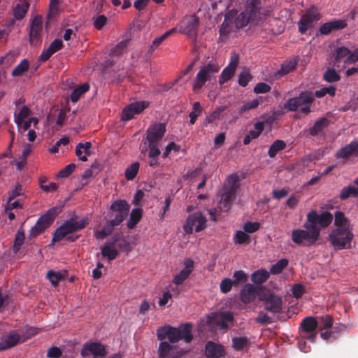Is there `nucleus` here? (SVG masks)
<instances>
[{
	"label": "nucleus",
	"instance_id": "nucleus-6",
	"mask_svg": "<svg viewBox=\"0 0 358 358\" xmlns=\"http://www.w3.org/2000/svg\"><path fill=\"white\" fill-rule=\"evenodd\" d=\"M60 212L59 207L55 206L49 209L38 218L35 225L31 228L29 236L34 238L44 232L52 224Z\"/></svg>",
	"mask_w": 358,
	"mask_h": 358
},
{
	"label": "nucleus",
	"instance_id": "nucleus-2",
	"mask_svg": "<svg viewBox=\"0 0 358 358\" xmlns=\"http://www.w3.org/2000/svg\"><path fill=\"white\" fill-rule=\"evenodd\" d=\"M87 224V221L84 218L79 221H75L71 219L64 222L53 234L52 243L59 242L63 239H66L70 242L76 241L80 236L71 234L84 229Z\"/></svg>",
	"mask_w": 358,
	"mask_h": 358
},
{
	"label": "nucleus",
	"instance_id": "nucleus-40",
	"mask_svg": "<svg viewBox=\"0 0 358 358\" xmlns=\"http://www.w3.org/2000/svg\"><path fill=\"white\" fill-rule=\"evenodd\" d=\"M115 227H116V225L113 224L110 220L107 221L102 229L96 232L95 237L97 239L105 238L112 234Z\"/></svg>",
	"mask_w": 358,
	"mask_h": 358
},
{
	"label": "nucleus",
	"instance_id": "nucleus-20",
	"mask_svg": "<svg viewBox=\"0 0 358 358\" xmlns=\"http://www.w3.org/2000/svg\"><path fill=\"white\" fill-rule=\"evenodd\" d=\"M159 358H181L183 355L182 351H174V347L166 341L159 343L158 348Z\"/></svg>",
	"mask_w": 358,
	"mask_h": 358
},
{
	"label": "nucleus",
	"instance_id": "nucleus-8",
	"mask_svg": "<svg viewBox=\"0 0 358 358\" xmlns=\"http://www.w3.org/2000/svg\"><path fill=\"white\" fill-rule=\"evenodd\" d=\"M206 217L201 212L197 211L190 214L184 226L183 229L186 234H190L194 229L196 232H200L206 227Z\"/></svg>",
	"mask_w": 358,
	"mask_h": 358
},
{
	"label": "nucleus",
	"instance_id": "nucleus-47",
	"mask_svg": "<svg viewBox=\"0 0 358 358\" xmlns=\"http://www.w3.org/2000/svg\"><path fill=\"white\" fill-rule=\"evenodd\" d=\"M101 255L103 257H106L108 261H112L116 259L119 255L118 250L115 248H111L110 245H103L101 248Z\"/></svg>",
	"mask_w": 358,
	"mask_h": 358
},
{
	"label": "nucleus",
	"instance_id": "nucleus-18",
	"mask_svg": "<svg viewBox=\"0 0 358 358\" xmlns=\"http://www.w3.org/2000/svg\"><path fill=\"white\" fill-rule=\"evenodd\" d=\"M148 106L145 101H136L126 106L122 114V120L128 121L131 120L136 114L143 111Z\"/></svg>",
	"mask_w": 358,
	"mask_h": 358
},
{
	"label": "nucleus",
	"instance_id": "nucleus-54",
	"mask_svg": "<svg viewBox=\"0 0 358 358\" xmlns=\"http://www.w3.org/2000/svg\"><path fill=\"white\" fill-rule=\"evenodd\" d=\"M234 241L236 244H249L251 241L249 235L245 231H237L234 235Z\"/></svg>",
	"mask_w": 358,
	"mask_h": 358
},
{
	"label": "nucleus",
	"instance_id": "nucleus-62",
	"mask_svg": "<svg viewBox=\"0 0 358 358\" xmlns=\"http://www.w3.org/2000/svg\"><path fill=\"white\" fill-rule=\"evenodd\" d=\"M47 278L50 281L53 286L56 287L58 285L59 281L63 278V276L60 272H55L50 270L47 273Z\"/></svg>",
	"mask_w": 358,
	"mask_h": 358
},
{
	"label": "nucleus",
	"instance_id": "nucleus-59",
	"mask_svg": "<svg viewBox=\"0 0 358 358\" xmlns=\"http://www.w3.org/2000/svg\"><path fill=\"white\" fill-rule=\"evenodd\" d=\"M226 106H220L217 110L212 112L206 119L204 125L207 124L213 123L215 120L220 119V114L226 110Z\"/></svg>",
	"mask_w": 358,
	"mask_h": 358
},
{
	"label": "nucleus",
	"instance_id": "nucleus-31",
	"mask_svg": "<svg viewBox=\"0 0 358 358\" xmlns=\"http://www.w3.org/2000/svg\"><path fill=\"white\" fill-rule=\"evenodd\" d=\"M236 14L237 10L235 9L229 10L225 14L224 22L220 29V33L221 35L230 32L232 29L234 18Z\"/></svg>",
	"mask_w": 358,
	"mask_h": 358
},
{
	"label": "nucleus",
	"instance_id": "nucleus-38",
	"mask_svg": "<svg viewBox=\"0 0 358 358\" xmlns=\"http://www.w3.org/2000/svg\"><path fill=\"white\" fill-rule=\"evenodd\" d=\"M269 278V273L264 268L255 271L251 276V280L255 284L261 285L265 282Z\"/></svg>",
	"mask_w": 358,
	"mask_h": 358
},
{
	"label": "nucleus",
	"instance_id": "nucleus-51",
	"mask_svg": "<svg viewBox=\"0 0 358 358\" xmlns=\"http://www.w3.org/2000/svg\"><path fill=\"white\" fill-rule=\"evenodd\" d=\"M288 260L287 259H281L275 264H273L270 268V273L273 275H278L282 273L283 269L288 265Z\"/></svg>",
	"mask_w": 358,
	"mask_h": 358
},
{
	"label": "nucleus",
	"instance_id": "nucleus-12",
	"mask_svg": "<svg viewBox=\"0 0 358 358\" xmlns=\"http://www.w3.org/2000/svg\"><path fill=\"white\" fill-rule=\"evenodd\" d=\"M319 238L315 233L310 229H294L292 232V239L297 245H310Z\"/></svg>",
	"mask_w": 358,
	"mask_h": 358
},
{
	"label": "nucleus",
	"instance_id": "nucleus-10",
	"mask_svg": "<svg viewBox=\"0 0 358 358\" xmlns=\"http://www.w3.org/2000/svg\"><path fill=\"white\" fill-rule=\"evenodd\" d=\"M320 17L318 8L315 6H311L301 16L299 22V31L301 34H305L308 28L313 26V23L318 21Z\"/></svg>",
	"mask_w": 358,
	"mask_h": 358
},
{
	"label": "nucleus",
	"instance_id": "nucleus-1",
	"mask_svg": "<svg viewBox=\"0 0 358 358\" xmlns=\"http://www.w3.org/2000/svg\"><path fill=\"white\" fill-rule=\"evenodd\" d=\"M192 326L189 323H185L180 328H176L171 326H164L160 327L157 331V336L159 341H164L166 338L171 343H176L180 340H184L185 343H190L193 336L192 335Z\"/></svg>",
	"mask_w": 358,
	"mask_h": 358
},
{
	"label": "nucleus",
	"instance_id": "nucleus-33",
	"mask_svg": "<svg viewBox=\"0 0 358 358\" xmlns=\"http://www.w3.org/2000/svg\"><path fill=\"white\" fill-rule=\"evenodd\" d=\"M334 225L336 228L341 229H352L350 220L341 211H336L334 214Z\"/></svg>",
	"mask_w": 358,
	"mask_h": 358
},
{
	"label": "nucleus",
	"instance_id": "nucleus-45",
	"mask_svg": "<svg viewBox=\"0 0 358 358\" xmlns=\"http://www.w3.org/2000/svg\"><path fill=\"white\" fill-rule=\"evenodd\" d=\"M29 67V62L27 59H22L13 70L11 76L13 77H18L23 75L28 71Z\"/></svg>",
	"mask_w": 358,
	"mask_h": 358
},
{
	"label": "nucleus",
	"instance_id": "nucleus-58",
	"mask_svg": "<svg viewBox=\"0 0 358 358\" xmlns=\"http://www.w3.org/2000/svg\"><path fill=\"white\" fill-rule=\"evenodd\" d=\"M233 277L234 279L232 281L234 282V285L236 287L245 282L248 280L246 273L242 270L236 271L234 273Z\"/></svg>",
	"mask_w": 358,
	"mask_h": 358
},
{
	"label": "nucleus",
	"instance_id": "nucleus-27",
	"mask_svg": "<svg viewBox=\"0 0 358 358\" xmlns=\"http://www.w3.org/2000/svg\"><path fill=\"white\" fill-rule=\"evenodd\" d=\"M63 48V42L61 39H55L46 50H43L39 57V60L45 62L56 52Z\"/></svg>",
	"mask_w": 358,
	"mask_h": 358
},
{
	"label": "nucleus",
	"instance_id": "nucleus-42",
	"mask_svg": "<svg viewBox=\"0 0 358 358\" xmlns=\"http://www.w3.org/2000/svg\"><path fill=\"white\" fill-rule=\"evenodd\" d=\"M286 148V143L282 140L275 141L270 146L268 154L271 158H274L277 153Z\"/></svg>",
	"mask_w": 358,
	"mask_h": 358
},
{
	"label": "nucleus",
	"instance_id": "nucleus-46",
	"mask_svg": "<svg viewBox=\"0 0 358 358\" xmlns=\"http://www.w3.org/2000/svg\"><path fill=\"white\" fill-rule=\"evenodd\" d=\"M316 318L319 323L318 327L320 331L328 329L332 327L334 320L331 315H326L324 316H320Z\"/></svg>",
	"mask_w": 358,
	"mask_h": 358
},
{
	"label": "nucleus",
	"instance_id": "nucleus-29",
	"mask_svg": "<svg viewBox=\"0 0 358 358\" xmlns=\"http://www.w3.org/2000/svg\"><path fill=\"white\" fill-rule=\"evenodd\" d=\"M235 198L236 194H234L233 190H224L222 194L218 208L221 211L227 212L231 208Z\"/></svg>",
	"mask_w": 358,
	"mask_h": 358
},
{
	"label": "nucleus",
	"instance_id": "nucleus-13",
	"mask_svg": "<svg viewBox=\"0 0 358 358\" xmlns=\"http://www.w3.org/2000/svg\"><path fill=\"white\" fill-rule=\"evenodd\" d=\"M110 210L115 213L114 218L111 219L110 221L118 226L127 217L129 212V205L125 200H117L111 204Z\"/></svg>",
	"mask_w": 358,
	"mask_h": 358
},
{
	"label": "nucleus",
	"instance_id": "nucleus-35",
	"mask_svg": "<svg viewBox=\"0 0 358 358\" xmlns=\"http://www.w3.org/2000/svg\"><path fill=\"white\" fill-rule=\"evenodd\" d=\"M29 6L30 4L27 0H20V2L13 8L15 18L17 20L23 19L29 10Z\"/></svg>",
	"mask_w": 358,
	"mask_h": 358
},
{
	"label": "nucleus",
	"instance_id": "nucleus-5",
	"mask_svg": "<svg viewBox=\"0 0 358 358\" xmlns=\"http://www.w3.org/2000/svg\"><path fill=\"white\" fill-rule=\"evenodd\" d=\"M354 234L352 229H341L335 228L329 235V241L335 250L351 248Z\"/></svg>",
	"mask_w": 358,
	"mask_h": 358
},
{
	"label": "nucleus",
	"instance_id": "nucleus-34",
	"mask_svg": "<svg viewBox=\"0 0 358 358\" xmlns=\"http://www.w3.org/2000/svg\"><path fill=\"white\" fill-rule=\"evenodd\" d=\"M329 124V120L327 117H322L315 121L314 125L309 129L308 133L312 136H316L322 132Z\"/></svg>",
	"mask_w": 358,
	"mask_h": 358
},
{
	"label": "nucleus",
	"instance_id": "nucleus-15",
	"mask_svg": "<svg viewBox=\"0 0 358 358\" xmlns=\"http://www.w3.org/2000/svg\"><path fill=\"white\" fill-rule=\"evenodd\" d=\"M90 354L95 357H105L106 355V350L101 343L99 342L85 343L80 352L83 357H87Z\"/></svg>",
	"mask_w": 358,
	"mask_h": 358
},
{
	"label": "nucleus",
	"instance_id": "nucleus-44",
	"mask_svg": "<svg viewBox=\"0 0 358 358\" xmlns=\"http://www.w3.org/2000/svg\"><path fill=\"white\" fill-rule=\"evenodd\" d=\"M90 90V85L85 83L73 90L71 94V100L72 102L76 103L78 101L81 95Z\"/></svg>",
	"mask_w": 358,
	"mask_h": 358
},
{
	"label": "nucleus",
	"instance_id": "nucleus-14",
	"mask_svg": "<svg viewBox=\"0 0 358 358\" xmlns=\"http://www.w3.org/2000/svg\"><path fill=\"white\" fill-rule=\"evenodd\" d=\"M166 132V124L164 123H155L150 125L146 131V139L148 143L157 144L161 141Z\"/></svg>",
	"mask_w": 358,
	"mask_h": 358
},
{
	"label": "nucleus",
	"instance_id": "nucleus-43",
	"mask_svg": "<svg viewBox=\"0 0 358 358\" xmlns=\"http://www.w3.org/2000/svg\"><path fill=\"white\" fill-rule=\"evenodd\" d=\"M24 231L22 228H20L15 236L14 243L13 245V251L15 254H17L21 249L22 245L24 243Z\"/></svg>",
	"mask_w": 358,
	"mask_h": 358
},
{
	"label": "nucleus",
	"instance_id": "nucleus-50",
	"mask_svg": "<svg viewBox=\"0 0 358 358\" xmlns=\"http://www.w3.org/2000/svg\"><path fill=\"white\" fill-rule=\"evenodd\" d=\"M323 78L328 83H335L341 80V76L334 69L328 68L324 73Z\"/></svg>",
	"mask_w": 358,
	"mask_h": 358
},
{
	"label": "nucleus",
	"instance_id": "nucleus-49",
	"mask_svg": "<svg viewBox=\"0 0 358 358\" xmlns=\"http://www.w3.org/2000/svg\"><path fill=\"white\" fill-rule=\"evenodd\" d=\"M18 54L15 52L10 51L6 55L0 57V65H3L8 68L10 66L17 57Z\"/></svg>",
	"mask_w": 358,
	"mask_h": 358
},
{
	"label": "nucleus",
	"instance_id": "nucleus-3",
	"mask_svg": "<svg viewBox=\"0 0 358 358\" xmlns=\"http://www.w3.org/2000/svg\"><path fill=\"white\" fill-rule=\"evenodd\" d=\"M315 101L314 93L309 90L301 92L298 96L290 98L284 104V108L295 112L299 110L303 114L311 112L310 106Z\"/></svg>",
	"mask_w": 358,
	"mask_h": 358
},
{
	"label": "nucleus",
	"instance_id": "nucleus-60",
	"mask_svg": "<svg viewBox=\"0 0 358 358\" xmlns=\"http://www.w3.org/2000/svg\"><path fill=\"white\" fill-rule=\"evenodd\" d=\"M336 93V87L334 86H329L327 87H323L319 90L315 91L314 96L315 97L322 98L326 94H329L331 96H335Z\"/></svg>",
	"mask_w": 358,
	"mask_h": 358
},
{
	"label": "nucleus",
	"instance_id": "nucleus-48",
	"mask_svg": "<svg viewBox=\"0 0 358 358\" xmlns=\"http://www.w3.org/2000/svg\"><path fill=\"white\" fill-rule=\"evenodd\" d=\"M350 196H358V188L349 185L342 189L339 198L342 200L348 199Z\"/></svg>",
	"mask_w": 358,
	"mask_h": 358
},
{
	"label": "nucleus",
	"instance_id": "nucleus-63",
	"mask_svg": "<svg viewBox=\"0 0 358 358\" xmlns=\"http://www.w3.org/2000/svg\"><path fill=\"white\" fill-rule=\"evenodd\" d=\"M92 21L94 27L96 29L101 30L106 24L108 18L104 15H99L96 16H94L92 18Z\"/></svg>",
	"mask_w": 358,
	"mask_h": 358
},
{
	"label": "nucleus",
	"instance_id": "nucleus-16",
	"mask_svg": "<svg viewBox=\"0 0 358 358\" xmlns=\"http://www.w3.org/2000/svg\"><path fill=\"white\" fill-rule=\"evenodd\" d=\"M42 30L43 18L40 15H36L30 22L29 41L31 45L36 44L40 41Z\"/></svg>",
	"mask_w": 358,
	"mask_h": 358
},
{
	"label": "nucleus",
	"instance_id": "nucleus-64",
	"mask_svg": "<svg viewBox=\"0 0 358 358\" xmlns=\"http://www.w3.org/2000/svg\"><path fill=\"white\" fill-rule=\"evenodd\" d=\"M320 227H328L333 220V215L331 213L326 211L319 215Z\"/></svg>",
	"mask_w": 358,
	"mask_h": 358
},
{
	"label": "nucleus",
	"instance_id": "nucleus-36",
	"mask_svg": "<svg viewBox=\"0 0 358 358\" xmlns=\"http://www.w3.org/2000/svg\"><path fill=\"white\" fill-rule=\"evenodd\" d=\"M143 209L140 208H134L127 222V227L130 229H134L138 222L141 220Z\"/></svg>",
	"mask_w": 358,
	"mask_h": 358
},
{
	"label": "nucleus",
	"instance_id": "nucleus-25",
	"mask_svg": "<svg viewBox=\"0 0 358 358\" xmlns=\"http://www.w3.org/2000/svg\"><path fill=\"white\" fill-rule=\"evenodd\" d=\"M346 26L347 24L344 20H334L322 24L319 31L322 35H328L332 31L342 29Z\"/></svg>",
	"mask_w": 358,
	"mask_h": 358
},
{
	"label": "nucleus",
	"instance_id": "nucleus-41",
	"mask_svg": "<svg viewBox=\"0 0 358 358\" xmlns=\"http://www.w3.org/2000/svg\"><path fill=\"white\" fill-rule=\"evenodd\" d=\"M177 28H173L166 32H165L164 34H162L161 36L155 38L154 41H152V45L150 46V48L148 51V54H152L153 51L169 36H170L172 34L176 31Z\"/></svg>",
	"mask_w": 358,
	"mask_h": 358
},
{
	"label": "nucleus",
	"instance_id": "nucleus-19",
	"mask_svg": "<svg viewBox=\"0 0 358 358\" xmlns=\"http://www.w3.org/2000/svg\"><path fill=\"white\" fill-rule=\"evenodd\" d=\"M234 320V315L229 311L216 313L211 317L212 322L223 330H228L230 327L229 323L233 322Z\"/></svg>",
	"mask_w": 358,
	"mask_h": 358
},
{
	"label": "nucleus",
	"instance_id": "nucleus-56",
	"mask_svg": "<svg viewBox=\"0 0 358 358\" xmlns=\"http://www.w3.org/2000/svg\"><path fill=\"white\" fill-rule=\"evenodd\" d=\"M238 178L236 175L232 174L229 176L227 178L228 186L224 187V190H233L234 194H236L238 188Z\"/></svg>",
	"mask_w": 358,
	"mask_h": 358
},
{
	"label": "nucleus",
	"instance_id": "nucleus-23",
	"mask_svg": "<svg viewBox=\"0 0 358 358\" xmlns=\"http://www.w3.org/2000/svg\"><path fill=\"white\" fill-rule=\"evenodd\" d=\"M306 229H310L320 236V217L315 210H311L307 215L306 221L303 224Z\"/></svg>",
	"mask_w": 358,
	"mask_h": 358
},
{
	"label": "nucleus",
	"instance_id": "nucleus-21",
	"mask_svg": "<svg viewBox=\"0 0 358 358\" xmlns=\"http://www.w3.org/2000/svg\"><path fill=\"white\" fill-rule=\"evenodd\" d=\"M224 347L213 341H209L206 343L204 355L207 358H221L225 355Z\"/></svg>",
	"mask_w": 358,
	"mask_h": 358
},
{
	"label": "nucleus",
	"instance_id": "nucleus-26",
	"mask_svg": "<svg viewBox=\"0 0 358 358\" xmlns=\"http://www.w3.org/2000/svg\"><path fill=\"white\" fill-rule=\"evenodd\" d=\"M257 292V287L252 284H245L241 291V300L245 304H248L253 301L256 297Z\"/></svg>",
	"mask_w": 358,
	"mask_h": 358
},
{
	"label": "nucleus",
	"instance_id": "nucleus-17",
	"mask_svg": "<svg viewBox=\"0 0 358 358\" xmlns=\"http://www.w3.org/2000/svg\"><path fill=\"white\" fill-rule=\"evenodd\" d=\"M24 341V340L22 339L21 335H20L17 331H10L8 334L1 336L0 341V351L12 348L18 343Z\"/></svg>",
	"mask_w": 358,
	"mask_h": 358
},
{
	"label": "nucleus",
	"instance_id": "nucleus-30",
	"mask_svg": "<svg viewBox=\"0 0 358 358\" xmlns=\"http://www.w3.org/2000/svg\"><path fill=\"white\" fill-rule=\"evenodd\" d=\"M333 65L339 67L338 63L343 62L350 55V50L346 47H338L331 53Z\"/></svg>",
	"mask_w": 358,
	"mask_h": 358
},
{
	"label": "nucleus",
	"instance_id": "nucleus-7",
	"mask_svg": "<svg viewBox=\"0 0 358 358\" xmlns=\"http://www.w3.org/2000/svg\"><path fill=\"white\" fill-rule=\"evenodd\" d=\"M258 298L263 303L264 309L273 314H279L282 312L283 301L281 296L274 294L270 291L261 290L258 293Z\"/></svg>",
	"mask_w": 358,
	"mask_h": 358
},
{
	"label": "nucleus",
	"instance_id": "nucleus-22",
	"mask_svg": "<svg viewBox=\"0 0 358 358\" xmlns=\"http://www.w3.org/2000/svg\"><path fill=\"white\" fill-rule=\"evenodd\" d=\"M262 4V0H247L245 3L244 11L257 23L260 18Z\"/></svg>",
	"mask_w": 358,
	"mask_h": 358
},
{
	"label": "nucleus",
	"instance_id": "nucleus-55",
	"mask_svg": "<svg viewBox=\"0 0 358 358\" xmlns=\"http://www.w3.org/2000/svg\"><path fill=\"white\" fill-rule=\"evenodd\" d=\"M236 69H234V67H230L229 66H226L220 77L219 83L220 84H223L226 83L227 81L229 80L231 77L234 76L235 73Z\"/></svg>",
	"mask_w": 358,
	"mask_h": 358
},
{
	"label": "nucleus",
	"instance_id": "nucleus-39",
	"mask_svg": "<svg viewBox=\"0 0 358 358\" xmlns=\"http://www.w3.org/2000/svg\"><path fill=\"white\" fill-rule=\"evenodd\" d=\"M231 341L232 348L236 351L243 350L250 344V339L245 336L234 337Z\"/></svg>",
	"mask_w": 358,
	"mask_h": 358
},
{
	"label": "nucleus",
	"instance_id": "nucleus-28",
	"mask_svg": "<svg viewBox=\"0 0 358 358\" xmlns=\"http://www.w3.org/2000/svg\"><path fill=\"white\" fill-rule=\"evenodd\" d=\"M358 150V141H352L349 144L340 148L336 157L338 159H348Z\"/></svg>",
	"mask_w": 358,
	"mask_h": 358
},
{
	"label": "nucleus",
	"instance_id": "nucleus-52",
	"mask_svg": "<svg viewBox=\"0 0 358 358\" xmlns=\"http://www.w3.org/2000/svg\"><path fill=\"white\" fill-rule=\"evenodd\" d=\"M140 164L138 162H134L128 166L124 172L125 178L128 180H132L136 176L139 170Z\"/></svg>",
	"mask_w": 358,
	"mask_h": 358
},
{
	"label": "nucleus",
	"instance_id": "nucleus-57",
	"mask_svg": "<svg viewBox=\"0 0 358 358\" xmlns=\"http://www.w3.org/2000/svg\"><path fill=\"white\" fill-rule=\"evenodd\" d=\"M30 110L27 106H23L22 108L20 110V111L18 113H15L14 118H15V122L20 125L21 124L24 119L28 117L29 115Z\"/></svg>",
	"mask_w": 358,
	"mask_h": 358
},
{
	"label": "nucleus",
	"instance_id": "nucleus-11",
	"mask_svg": "<svg viewBox=\"0 0 358 358\" xmlns=\"http://www.w3.org/2000/svg\"><path fill=\"white\" fill-rule=\"evenodd\" d=\"M319 323L316 317L312 316L305 317L300 324L301 336L312 343L315 342L317 335L316 329Z\"/></svg>",
	"mask_w": 358,
	"mask_h": 358
},
{
	"label": "nucleus",
	"instance_id": "nucleus-61",
	"mask_svg": "<svg viewBox=\"0 0 358 358\" xmlns=\"http://www.w3.org/2000/svg\"><path fill=\"white\" fill-rule=\"evenodd\" d=\"M8 201H12L17 196L24 195V189L22 185L17 183L15 185L14 189L8 192Z\"/></svg>",
	"mask_w": 358,
	"mask_h": 358
},
{
	"label": "nucleus",
	"instance_id": "nucleus-37",
	"mask_svg": "<svg viewBox=\"0 0 358 358\" xmlns=\"http://www.w3.org/2000/svg\"><path fill=\"white\" fill-rule=\"evenodd\" d=\"M297 63L298 61L296 59L285 62L281 65L280 69L276 72L275 76L281 77L289 73L296 68Z\"/></svg>",
	"mask_w": 358,
	"mask_h": 358
},
{
	"label": "nucleus",
	"instance_id": "nucleus-32",
	"mask_svg": "<svg viewBox=\"0 0 358 358\" xmlns=\"http://www.w3.org/2000/svg\"><path fill=\"white\" fill-rule=\"evenodd\" d=\"M249 23L257 24L255 20H252V19H250V17L244 10L238 15L237 13L233 20V24L237 29L245 27Z\"/></svg>",
	"mask_w": 358,
	"mask_h": 358
},
{
	"label": "nucleus",
	"instance_id": "nucleus-24",
	"mask_svg": "<svg viewBox=\"0 0 358 358\" xmlns=\"http://www.w3.org/2000/svg\"><path fill=\"white\" fill-rule=\"evenodd\" d=\"M185 268L179 273L175 275L173 282L180 285L189 276L194 266V261L192 259H185L184 262Z\"/></svg>",
	"mask_w": 358,
	"mask_h": 358
},
{
	"label": "nucleus",
	"instance_id": "nucleus-4",
	"mask_svg": "<svg viewBox=\"0 0 358 358\" xmlns=\"http://www.w3.org/2000/svg\"><path fill=\"white\" fill-rule=\"evenodd\" d=\"M220 66L215 62H210L206 65L201 66L192 83V90L198 93L205 85L206 83L210 81L215 73H217Z\"/></svg>",
	"mask_w": 358,
	"mask_h": 358
},
{
	"label": "nucleus",
	"instance_id": "nucleus-9",
	"mask_svg": "<svg viewBox=\"0 0 358 358\" xmlns=\"http://www.w3.org/2000/svg\"><path fill=\"white\" fill-rule=\"evenodd\" d=\"M199 24V18L193 15L185 17L178 24L179 31L188 37L196 39L198 27Z\"/></svg>",
	"mask_w": 358,
	"mask_h": 358
},
{
	"label": "nucleus",
	"instance_id": "nucleus-53",
	"mask_svg": "<svg viewBox=\"0 0 358 358\" xmlns=\"http://www.w3.org/2000/svg\"><path fill=\"white\" fill-rule=\"evenodd\" d=\"M202 113V108L199 101H196L192 105V111L189 113V122L191 124H194L199 116Z\"/></svg>",
	"mask_w": 358,
	"mask_h": 358
}]
</instances>
